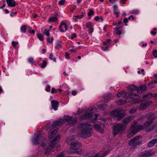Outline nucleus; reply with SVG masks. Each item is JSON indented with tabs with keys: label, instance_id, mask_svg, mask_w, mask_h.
Masks as SVG:
<instances>
[{
	"label": "nucleus",
	"instance_id": "nucleus-1",
	"mask_svg": "<svg viewBox=\"0 0 157 157\" xmlns=\"http://www.w3.org/2000/svg\"><path fill=\"white\" fill-rule=\"evenodd\" d=\"M78 137L77 136H73L70 137L67 140L68 144L71 145V152L72 153H75L77 154H81L82 153V151L78 149L81 147L82 145L79 143L76 142Z\"/></svg>",
	"mask_w": 157,
	"mask_h": 157
},
{
	"label": "nucleus",
	"instance_id": "nucleus-2",
	"mask_svg": "<svg viewBox=\"0 0 157 157\" xmlns=\"http://www.w3.org/2000/svg\"><path fill=\"white\" fill-rule=\"evenodd\" d=\"M93 125L88 123H82L79 125L78 132L80 136L82 138H86L90 136V130L93 128Z\"/></svg>",
	"mask_w": 157,
	"mask_h": 157
},
{
	"label": "nucleus",
	"instance_id": "nucleus-3",
	"mask_svg": "<svg viewBox=\"0 0 157 157\" xmlns=\"http://www.w3.org/2000/svg\"><path fill=\"white\" fill-rule=\"evenodd\" d=\"M64 120L68 122L67 124L68 125L71 126L73 124L76 122V119L68 116H65L63 117V119H59L55 122L52 125L55 127H56V126L61 125L64 123Z\"/></svg>",
	"mask_w": 157,
	"mask_h": 157
},
{
	"label": "nucleus",
	"instance_id": "nucleus-4",
	"mask_svg": "<svg viewBox=\"0 0 157 157\" xmlns=\"http://www.w3.org/2000/svg\"><path fill=\"white\" fill-rule=\"evenodd\" d=\"M95 110V108L93 107H91L87 109L85 112L84 114L82 117V119H85L90 118L92 121H94L98 118V115L97 114H93V110Z\"/></svg>",
	"mask_w": 157,
	"mask_h": 157
},
{
	"label": "nucleus",
	"instance_id": "nucleus-5",
	"mask_svg": "<svg viewBox=\"0 0 157 157\" xmlns=\"http://www.w3.org/2000/svg\"><path fill=\"white\" fill-rule=\"evenodd\" d=\"M60 136L58 135L55 137L53 140L51 142L49 145V147L48 148L45 147V144L44 143H42L41 144V146L45 149V155H48L52 150V149L55 147V144L57 141H58L60 139Z\"/></svg>",
	"mask_w": 157,
	"mask_h": 157
},
{
	"label": "nucleus",
	"instance_id": "nucleus-6",
	"mask_svg": "<svg viewBox=\"0 0 157 157\" xmlns=\"http://www.w3.org/2000/svg\"><path fill=\"white\" fill-rule=\"evenodd\" d=\"M146 118L147 120V121L144 124V126L146 127L151 125L153 122L154 120L156 118V117L152 113L147 114L146 115Z\"/></svg>",
	"mask_w": 157,
	"mask_h": 157
},
{
	"label": "nucleus",
	"instance_id": "nucleus-7",
	"mask_svg": "<svg viewBox=\"0 0 157 157\" xmlns=\"http://www.w3.org/2000/svg\"><path fill=\"white\" fill-rule=\"evenodd\" d=\"M141 137V136L140 135L133 137L130 140L128 143L129 145H131L134 144L136 146L137 145L141 144L142 143V141L138 140Z\"/></svg>",
	"mask_w": 157,
	"mask_h": 157
},
{
	"label": "nucleus",
	"instance_id": "nucleus-8",
	"mask_svg": "<svg viewBox=\"0 0 157 157\" xmlns=\"http://www.w3.org/2000/svg\"><path fill=\"white\" fill-rule=\"evenodd\" d=\"M43 133L41 132L37 134L36 137L33 140V143L34 144H38L41 142V140H43Z\"/></svg>",
	"mask_w": 157,
	"mask_h": 157
},
{
	"label": "nucleus",
	"instance_id": "nucleus-9",
	"mask_svg": "<svg viewBox=\"0 0 157 157\" xmlns=\"http://www.w3.org/2000/svg\"><path fill=\"white\" fill-rule=\"evenodd\" d=\"M137 91V92L139 91L138 88L134 85H131L127 86V91L128 95H132L133 92Z\"/></svg>",
	"mask_w": 157,
	"mask_h": 157
},
{
	"label": "nucleus",
	"instance_id": "nucleus-10",
	"mask_svg": "<svg viewBox=\"0 0 157 157\" xmlns=\"http://www.w3.org/2000/svg\"><path fill=\"white\" fill-rule=\"evenodd\" d=\"M151 103L152 101H148L141 103L139 106L138 109L141 111L145 110Z\"/></svg>",
	"mask_w": 157,
	"mask_h": 157
},
{
	"label": "nucleus",
	"instance_id": "nucleus-11",
	"mask_svg": "<svg viewBox=\"0 0 157 157\" xmlns=\"http://www.w3.org/2000/svg\"><path fill=\"white\" fill-rule=\"evenodd\" d=\"M144 125H137L136 124H135L131 126V129L132 131L135 132L136 133L140 130L144 129Z\"/></svg>",
	"mask_w": 157,
	"mask_h": 157
},
{
	"label": "nucleus",
	"instance_id": "nucleus-12",
	"mask_svg": "<svg viewBox=\"0 0 157 157\" xmlns=\"http://www.w3.org/2000/svg\"><path fill=\"white\" fill-rule=\"evenodd\" d=\"M154 155V152L151 150H147L141 152L139 157H150Z\"/></svg>",
	"mask_w": 157,
	"mask_h": 157
},
{
	"label": "nucleus",
	"instance_id": "nucleus-13",
	"mask_svg": "<svg viewBox=\"0 0 157 157\" xmlns=\"http://www.w3.org/2000/svg\"><path fill=\"white\" fill-rule=\"evenodd\" d=\"M52 128L50 130L49 132L48 137L49 138H51L53 135H55L56 134L58 130V128L57 127H55L52 125Z\"/></svg>",
	"mask_w": 157,
	"mask_h": 157
},
{
	"label": "nucleus",
	"instance_id": "nucleus-14",
	"mask_svg": "<svg viewBox=\"0 0 157 157\" xmlns=\"http://www.w3.org/2000/svg\"><path fill=\"white\" fill-rule=\"evenodd\" d=\"M67 24L64 22H62L59 26V29L60 31L64 32L67 30Z\"/></svg>",
	"mask_w": 157,
	"mask_h": 157
},
{
	"label": "nucleus",
	"instance_id": "nucleus-15",
	"mask_svg": "<svg viewBox=\"0 0 157 157\" xmlns=\"http://www.w3.org/2000/svg\"><path fill=\"white\" fill-rule=\"evenodd\" d=\"M123 97L125 99H127L128 97V93L124 91H122L118 93V97Z\"/></svg>",
	"mask_w": 157,
	"mask_h": 157
},
{
	"label": "nucleus",
	"instance_id": "nucleus-16",
	"mask_svg": "<svg viewBox=\"0 0 157 157\" xmlns=\"http://www.w3.org/2000/svg\"><path fill=\"white\" fill-rule=\"evenodd\" d=\"M59 102L55 100L51 101L52 106V108L55 110H57L59 105Z\"/></svg>",
	"mask_w": 157,
	"mask_h": 157
},
{
	"label": "nucleus",
	"instance_id": "nucleus-17",
	"mask_svg": "<svg viewBox=\"0 0 157 157\" xmlns=\"http://www.w3.org/2000/svg\"><path fill=\"white\" fill-rule=\"evenodd\" d=\"M125 125L122 123L118 124V133L120 132H122L126 128Z\"/></svg>",
	"mask_w": 157,
	"mask_h": 157
},
{
	"label": "nucleus",
	"instance_id": "nucleus-18",
	"mask_svg": "<svg viewBox=\"0 0 157 157\" xmlns=\"http://www.w3.org/2000/svg\"><path fill=\"white\" fill-rule=\"evenodd\" d=\"M6 2L8 6L13 7L16 5V2L14 0H6Z\"/></svg>",
	"mask_w": 157,
	"mask_h": 157
},
{
	"label": "nucleus",
	"instance_id": "nucleus-19",
	"mask_svg": "<svg viewBox=\"0 0 157 157\" xmlns=\"http://www.w3.org/2000/svg\"><path fill=\"white\" fill-rule=\"evenodd\" d=\"M103 125H101L99 124H96L94 125V128L98 129L101 133L103 132Z\"/></svg>",
	"mask_w": 157,
	"mask_h": 157
},
{
	"label": "nucleus",
	"instance_id": "nucleus-20",
	"mask_svg": "<svg viewBox=\"0 0 157 157\" xmlns=\"http://www.w3.org/2000/svg\"><path fill=\"white\" fill-rule=\"evenodd\" d=\"M132 117H128L125 118L123 121L124 124L126 126L129 123L131 122L132 120Z\"/></svg>",
	"mask_w": 157,
	"mask_h": 157
},
{
	"label": "nucleus",
	"instance_id": "nucleus-21",
	"mask_svg": "<svg viewBox=\"0 0 157 157\" xmlns=\"http://www.w3.org/2000/svg\"><path fill=\"white\" fill-rule=\"evenodd\" d=\"M113 133L114 136H116V135L118 134L117 124H116L113 126Z\"/></svg>",
	"mask_w": 157,
	"mask_h": 157
},
{
	"label": "nucleus",
	"instance_id": "nucleus-22",
	"mask_svg": "<svg viewBox=\"0 0 157 157\" xmlns=\"http://www.w3.org/2000/svg\"><path fill=\"white\" fill-rule=\"evenodd\" d=\"M156 143H157V138L153 139L150 141L148 144L147 145L149 147H151Z\"/></svg>",
	"mask_w": 157,
	"mask_h": 157
},
{
	"label": "nucleus",
	"instance_id": "nucleus-23",
	"mask_svg": "<svg viewBox=\"0 0 157 157\" xmlns=\"http://www.w3.org/2000/svg\"><path fill=\"white\" fill-rule=\"evenodd\" d=\"M111 114L113 117H116L118 120V110L116 109L111 112Z\"/></svg>",
	"mask_w": 157,
	"mask_h": 157
},
{
	"label": "nucleus",
	"instance_id": "nucleus-24",
	"mask_svg": "<svg viewBox=\"0 0 157 157\" xmlns=\"http://www.w3.org/2000/svg\"><path fill=\"white\" fill-rule=\"evenodd\" d=\"M113 12L114 14L116 15V17H118V6L117 4H115L113 6Z\"/></svg>",
	"mask_w": 157,
	"mask_h": 157
},
{
	"label": "nucleus",
	"instance_id": "nucleus-25",
	"mask_svg": "<svg viewBox=\"0 0 157 157\" xmlns=\"http://www.w3.org/2000/svg\"><path fill=\"white\" fill-rule=\"evenodd\" d=\"M125 113L124 111H119L118 110V120H120L125 116Z\"/></svg>",
	"mask_w": 157,
	"mask_h": 157
},
{
	"label": "nucleus",
	"instance_id": "nucleus-26",
	"mask_svg": "<svg viewBox=\"0 0 157 157\" xmlns=\"http://www.w3.org/2000/svg\"><path fill=\"white\" fill-rule=\"evenodd\" d=\"M128 98H131L133 100H136L139 98V96L137 94H134L133 93L132 95H129Z\"/></svg>",
	"mask_w": 157,
	"mask_h": 157
},
{
	"label": "nucleus",
	"instance_id": "nucleus-27",
	"mask_svg": "<svg viewBox=\"0 0 157 157\" xmlns=\"http://www.w3.org/2000/svg\"><path fill=\"white\" fill-rule=\"evenodd\" d=\"M111 97V94H106L104 95V98L105 99V102H106L107 101H108L110 99V98Z\"/></svg>",
	"mask_w": 157,
	"mask_h": 157
},
{
	"label": "nucleus",
	"instance_id": "nucleus-28",
	"mask_svg": "<svg viewBox=\"0 0 157 157\" xmlns=\"http://www.w3.org/2000/svg\"><path fill=\"white\" fill-rule=\"evenodd\" d=\"M140 90L142 92L146 91L147 90V87L145 85L141 84L140 86Z\"/></svg>",
	"mask_w": 157,
	"mask_h": 157
},
{
	"label": "nucleus",
	"instance_id": "nucleus-29",
	"mask_svg": "<svg viewBox=\"0 0 157 157\" xmlns=\"http://www.w3.org/2000/svg\"><path fill=\"white\" fill-rule=\"evenodd\" d=\"M157 83V82L155 80L154 81L149 82L148 84L149 86L151 88H152L155 86V84Z\"/></svg>",
	"mask_w": 157,
	"mask_h": 157
},
{
	"label": "nucleus",
	"instance_id": "nucleus-30",
	"mask_svg": "<svg viewBox=\"0 0 157 157\" xmlns=\"http://www.w3.org/2000/svg\"><path fill=\"white\" fill-rule=\"evenodd\" d=\"M107 106V105L106 104H104L98 105V107L99 109L102 110H104L105 109V107H106Z\"/></svg>",
	"mask_w": 157,
	"mask_h": 157
},
{
	"label": "nucleus",
	"instance_id": "nucleus-31",
	"mask_svg": "<svg viewBox=\"0 0 157 157\" xmlns=\"http://www.w3.org/2000/svg\"><path fill=\"white\" fill-rule=\"evenodd\" d=\"M27 26L25 25H23L21 27V33H25L26 32Z\"/></svg>",
	"mask_w": 157,
	"mask_h": 157
},
{
	"label": "nucleus",
	"instance_id": "nucleus-32",
	"mask_svg": "<svg viewBox=\"0 0 157 157\" xmlns=\"http://www.w3.org/2000/svg\"><path fill=\"white\" fill-rule=\"evenodd\" d=\"M58 20V19L56 17H52L50 18L48 20V21L50 22H55Z\"/></svg>",
	"mask_w": 157,
	"mask_h": 157
},
{
	"label": "nucleus",
	"instance_id": "nucleus-33",
	"mask_svg": "<svg viewBox=\"0 0 157 157\" xmlns=\"http://www.w3.org/2000/svg\"><path fill=\"white\" fill-rule=\"evenodd\" d=\"M111 40L110 39H107L106 41L104 42V45L109 47L111 44Z\"/></svg>",
	"mask_w": 157,
	"mask_h": 157
},
{
	"label": "nucleus",
	"instance_id": "nucleus-34",
	"mask_svg": "<svg viewBox=\"0 0 157 157\" xmlns=\"http://www.w3.org/2000/svg\"><path fill=\"white\" fill-rule=\"evenodd\" d=\"M136 134L135 132H134L132 131V130H131V131L128 134L127 136L128 138H130L133 135H134Z\"/></svg>",
	"mask_w": 157,
	"mask_h": 157
},
{
	"label": "nucleus",
	"instance_id": "nucleus-35",
	"mask_svg": "<svg viewBox=\"0 0 157 157\" xmlns=\"http://www.w3.org/2000/svg\"><path fill=\"white\" fill-rule=\"evenodd\" d=\"M47 64V62L45 61H43V63L40 64V66L42 68H44L46 66Z\"/></svg>",
	"mask_w": 157,
	"mask_h": 157
},
{
	"label": "nucleus",
	"instance_id": "nucleus-36",
	"mask_svg": "<svg viewBox=\"0 0 157 157\" xmlns=\"http://www.w3.org/2000/svg\"><path fill=\"white\" fill-rule=\"evenodd\" d=\"M126 101L122 99L118 100V105H123L125 104Z\"/></svg>",
	"mask_w": 157,
	"mask_h": 157
},
{
	"label": "nucleus",
	"instance_id": "nucleus-37",
	"mask_svg": "<svg viewBox=\"0 0 157 157\" xmlns=\"http://www.w3.org/2000/svg\"><path fill=\"white\" fill-rule=\"evenodd\" d=\"M37 36L39 39L41 41H43V38L42 34L40 33H38L37 34Z\"/></svg>",
	"mask_w": 157,
	"mask_h": 157
},
{
	"label": "nucleus",
	"instance_id": "nucleus-38",
	"mask_svg": "<svg viewBox=\"0 0 157 157\" xmlns=\"http://www.w3.org/2000/svg\"><path fill=\"white\" fill-rule=\"evenodd\" d=\"M28 61L31 64H33L34 63V59L32 57H29L28 59Z\"/></svg>",
	"mask_w": 157,
	"mask_h": 157
},
{
	"label": "nucleus",
	"instance_id": "nucleus-39",
	"mask_svg": "<svg viewBox=\"0 0 157 157\" xmlns=\"http://www.w3.org/2000/svg\"><path fill=\"white\" fill-rule=\"evenodd\" d=\"M53 56V54L52 53H51L49 56V59L52 60L54 62H55L56 61V58H53L52 57Z\"/></svg>",
	"mask_w": 157,
	"mask_h": 157
},
{
	"label": "nucleus",
	"instance_id": "nucleus-40",
	"mask_svg": "<svg viewBox=\"0 0 157 157\" xmlns=\"http://www.w3.org/2000/svg\"><path fill=\"white\" fill-rule=\"evenodd\" d=\"M109 151H105L104 152L103 154L101 155H100L101 157H105L106 155H107L109 153Z\"/></svg>",
	"mask_w": 157,
	"mask_h": 157
},
{
	"label": "nucleus",
	"instance_id": "nucleus-41",
	"mask_svg": "<svg viewBox=\"0 0 157 157\" xmlns=\"http://www.w3.org/2000/svg\"><path fill=\"white\" fill-rule=\"evenodd\" d=\"M65 2V0H61L59 1L58 4L59 6L63 5H64Z\"/></svg>",
	"mask_w": 157,
	"mask_h": 157
},
{
	"label": "nucleus",
	"instance_id": "nucleus-42",
	"mask_svg": "<svg viewBox=\"0 0 157 157\" xmlns=\"http://www.w3.org/2000/svg\"><path fill=\"white\" fill-rule=\"evenodd\" d=\"M47 40L48 43H52L53 41V38L51 37H49L47 39Z\"/></svg>",
	"mask_w": 157,
	"mask_h": 157
},
{
	"label": "nucleus",
	"instance_id": "nucleus-43",
	"mask_svg": "<svg viewBox=\"0 0 157 157\" xmlns=\"http://www.w3.org/2000/svg\"><path fill=\"white\" fill-rule=\"evenodd\" d=\"M44 33L47 36H49L50 35V33H49V31L46 29L44 30Z\"/></svg>",
	"mask_w": 157,
	"mask_h": 157
},
{
	"label": "nucleus",
	"instance_id": "nucleus-44",
	"mask_svg": "<svg viewBox=\"0 0 157 157\" xmlns=\"http://www.w3.org/2000/svg\"><path fill=\"white\" fill-rule=\"evenodd\" d=\"M149 95L150 96H153V95L152 93H150L149 94H146L145 95H144L143 96V97L144 99H145L146 98H148V97Z\"/></svg>",
	"mask_w": 157,
	"mask_h": 157
},
{
	"label": "nucleus",
	"instance_id": "nucleus-45",
	"mask_svg": "<svg viewBox=\"0 0 157 157\" xmlns=\"http://www.w3.org/2000/svg\"><path fill=\"white\" fill-rule=\"evenodd\" d=\"M86 26L88 28L91 27L92 26V23L90 22L86 23Z\"/></svg>",
	"mask_w": 157,
	"mask_h": 157
},
{
	"label": "nucleus",
	"instance_id": "nucleus-46",
	"mask_svg": "<svg viewBox=\"0 0 157 157\" xmlns=\"http://www.w3.org/2000/svg\"><path fill=\"white\" fill-rule=\"evenodd\" d=\"M94 14V11L92 9H90L88 13V16H90Z\"/></svg>",
	"mask_w": 157,
	"mask_h": 157
},
{
	"label": "nucleus",
	"instance_id": "nucleus-47",
	"mask_svg": "<svg viewBox=\"0 0 157 157\" xmlns=\"http://www.w3.org/2000/svg\"><path fill=\"white\" fill-rule=\"evenodd\" d=\"M105 46L103 47H101L102 49L104 51L108 50L109 47H108L107 46H106V45H105Z\"/></svg>",
	"mask_w": 157,
	"mask_h": 157
},
{
	"label": "nucleus",
	"instance_id": "nucleus-48",
	"mask_svg": "<svg viewBox=\"0 0 157 157\" xmlns=\"http://www.w3.org/2000/svg\"><path fill=\"white\" fill-rule=\"evenodd\" d=\"M18 44V42H14V41H13L12 42V44L13 47H15Z\"/></svg>",
	"mask_w": 157,
	"mask_h": 157
},
{
	"label": "nucleus",
	"instance_id": "nucleus-49",
	"mask_svg": "<svg viewBox=\"0 0 157 157\" xmlns=\"http://www.w3.org/2000/svg\"><path fill=\"white\" fill-rule=\"evenodd\" d=\"M136 111V109L135 108L132 109H131L129 111V113H133L135 112Z\"/></svg>",
	"mask_w": 157,
	"mask_h": 157
},
{
	"label": "nucleus",
	"instance_id": "nucleus-50",
	"mask_svg": "<svg viewBox=\"0 0 157 157\" xmlns=\"http://www.w3.org/2000/svg\"><path fill=\"white\" fill-rule=\"evenodd\" d=\"M153 54L155 58L157 57V51L154 50L153 51Z\"/></svg>",
	"mask_w": 157,
	"mask_h": 157
},
{
	"label": "nucleus",
	"instance_id": "nucleus-51",
	"mask_svg": "<svg viewBox=\"0 0 157 157\" xmlns=\"http://www.w3.org/2000/svg\"><path fill=\"white\" fill-rule=\"evenodd\" d=\"M84 15V13H83L81 15L76 16L77 18H78V19H80L82 18L83 17Z\"/></svg>",
	"mask_w": 157,
	"mask_h": 157
},
{
	"label": "nucleus",
	"instance_id": "nucleus-52",
	"mask_svg": "<svg viewBox=\"0 0 157 157\" xmlns=\"http://www.w3.org/2000/svg\"><path fill=\"white\" fill-rule=\"evenodd\" d=\"M139 11L138 10H134L132 11V14H137L139 13Z\"/></svg>",
	"mask_w": 157,
	"mask_h": 157
},
{
	"label": "nucleus",
	"instance_id": "nucleus-53",
	"mask_svg": "<svg viewBox=\"0 0 157 157\" xmlns=\"http://www.w3.org/2000/svg\"><path fill=\"white\" fill-rule=\"evenodd\" d=\"M47 88L46 89V90L48 92H49L50 91V86L49 85H47Z\"/></svg>",
	"mask_w": 157,
	"mask_h": 157
},
{
	"label": "nucleus",
	"instance_id": "nucleus-54",
	"mask_svg": "<svg viewBox=\"0 0 157 157\" xmlns=\"http://www.w3.org/2000/svg\"><path fill=\"white\" fill-rule=\"evenodd\" d=\"M62 44H57L55 48L57 49H59L61 47Z\"/></svg>",
	"mask_w": 157,
	"mask_h": 157
},
{
	"label": "nucleus",
	"instance_id": "nucleus-55",
	"mask_svg": "<svg viewBox=\"0 0 157 157\" xmlns=\"http://www.w3.org/2000/svg\"><path fill=\"white\" fill-rule=\"evenodd\" d=\"M123 21H124V22L125 23V25L126 26H127V23L128 21V18H124L123 20Z\"/></svg>",
	"mask_w": 157,
	"mask_h": 157
},
{
	"label": "nucleus",
	"instance_id": "nucleus-56",
	"mask_svg": "<svg viewBox=\"0 0 157 157\" xmlns=\"http://www.w3.org/2000/svg\"><path fill=\"white\" fill-rule=\"evenodd\" d=\"M115 31L114 33L116 34H118V27H116L114 28Z\"/></svg>",
	"mask_w": 157,
	"mask_h": 157
},
{
	"label": "nucleus",
	"instance_id": "nucleus-57",
	"mask_svg": "<svg viewBox=\"0 0 157 157\" xmlns=\"http://www.w3.org/2000/svg\"><path fill=\"white\" fill-rule=\"evenodd\" d=\"M57 92V90H55V88L53 87L52 88L51 90V93L52 94H54L55 93Z\"/></svg>",
	"mask_w": 157,
	"mask_h": 157
},
{
	"label": "nucleus",
	"instance_id": "nucleus-58",
	"mask_svg": "<svg viewBox=\"0 0 157 157\" xmlns=\"http://www.w3.org/2000/svg\"><path fill=\"white\" fill-rule=\"evenodd\" d=\"M29 33H31V34H34L35 33V31L34 30H33V29H30L29 31Z\"/></svg>",
	"mask_w": 157,
	"mask_h": 157
},
{
	"label": "nucleus",
	"instance_id": "nucleus-59",
	"mask_svg": "<svg viewBox=\"0 0 157 157\" xmlns=\"http://www.w3.org/2000/svg\"><path fill=\"white\" fill-rule=\"evenodd\" d=\"M71 36H72L70 38V39H74V38L76 37V34L75 33H74L73 34H72Z\"/></svg>",
	"mask_w": 157,
	"mask_h": 157
},
{
	"label": "nucleus",
	"instance_id": "nucleus-60",
	"mask_svg": "<svg viewBox=\"0 0 157 157\" xmlns=\"http://www.w3.org/2000/svg\"><path fill=\"white\" fill-rule=\"evenodd\" d=\"M69 56V54L68 53L66 52L65 53V57L67 59H70Z\"/></svg>",
	"mask_w": 157,
	"mask_h": 157
},
{
	"label": "nucleus",
	"instance_id": "nucleus-61",
	"mask_svg": "<svg viewBox=\"0 0 157 157\" xmlns=\"http://www.w3.org/2000/svg\"><path fill=\"white\" fill-rule=\"evenodd\" d=\"M71 94L75 96L77 94V92L76 91L73 90L72 91Z\"/></svg>",
	"mask_w": 157,
	"mask_h": 157
},
{
	"label": "nucleus",
	"instance_id": "nucleus-62",
	"mask_svg": "<svg viewBox=\"0 0 157 157\" xmlns=\"http://www.w3.org/2000/svg\"><path fill=\"white\" fill-rule=\"evenodd\" d=\"M133 144V145L131 146V149H134L136 148V146L134 144Z\"/></svg>",
	"mask_w": 157,
	"mask_h": 157
},
{
	"label": "nucleus",
	"instance_id": "nucleus-63",
	"mask_svg": "<svg viewBox=\"0 0 157 157\" xmlns=\"http://www.w3.org/2000/svg\"><path fill=\"white\" fill-rule=\"evenodd\" d=\"M77 17L76 16H74L73 17V20L75 21H77Z\"/></svg>",
	"mask_w": 157,
	"mask_h": 157
},
{
	"label": "nucleus",
	"instance_id": "nucleus-64",
	"mask_svg": "<svg viewBox=\"0 0 157 157\" xmlns=\"http://www.w3.org/2000/svg\"><path fill=\"white\" fill-rule=\"evenodd\" d=\"M93 157H101L99 153H97Z\"/></svg>",
	"mask_w": 157,
	"mask_h": 157
}]
</instances>
